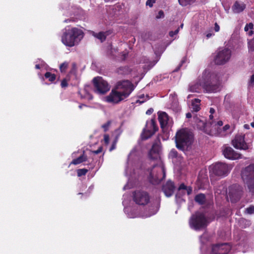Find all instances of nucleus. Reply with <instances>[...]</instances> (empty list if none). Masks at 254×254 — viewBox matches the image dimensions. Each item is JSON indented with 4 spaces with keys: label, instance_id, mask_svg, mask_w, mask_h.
Segmentation results:
<instances>
[{
    "label": "nucleus",
    "instance_id": "nucleus-14",
    "mask_svg": "<svg viewBox=\"0 0 254 254\" xmlns=\"http://www.w3.org/2000/svg\"><path fill=\"white\" fill-rule=\"evenodd\" d=\"M231 250V246L227 243L217 244L212 248V254H227Z\"/></svg>",
    "mask_w": 254,
    "mask_h": 254
},
{
    "label": "nucleus",
    "instance_id": "nucleus-34",
    "mask_svg": "<svg viewBox=\"0 0 254 254\" xmlns=\"http://www.w3.org/2000/svg\"><path fill=\"white\" fill-rule=\"evenodd\" d=\"M178 155V152L175 149H172L169 153V156L172 158H176Z\"/></svg>",
    "mask_w": 254,
    "mask_h": 254
},
{
    "label": "nucleus",
    "instance_id": "nucleus-7",
    "mask_svg": "<svg viewBox=\"0 0 254 254\" xmlns=\"http://www.w3.org/2000/svg\"><path fill=\"white\" fill-rule=\"evenodd\" d=\"M242 178L250 191L254 193V164H251L242 171Z\"/></svg>",
    "mask_w": 254,
    "mask_h": 254
},
{
    "label": "nucleus",
    "instance_id": "nucleus-45",
    "mask_svg": "<svg viewBox=\"0 0 254 254\" xmlns=\"http://www.w3.org/2000/svg\"><path fill=\"white\" fill-rule=\"evenodd\" d=\"M104 139L105 142L106 144H108L109 143L110 139H109V136L108 135H107V134L104 135Z\"/></svg>",
    "mask_w": 254,
    "mask_h": 254
},
{
    "label": "nucleus",
    "instance_id": "nucleus-52",
    "mask_svg": "<svg viewBox=\"0 0 254 254\" xmlns=\"http://www.w3.org/2000/svg\"><path fill=\"white\" fill-rule=\"evenodd\" d=\"M186 117L187 118H190L191 117V113H188L187 114H186Z\"/></svg>",
    "mask_w": 254,
    "mask_h": 254
},
{
    "label": "nucleus",
    "instance_id": "nucleus-36",
    "mask_svg": "<svg viewBox=\"0 0 254 254\" xmlns=\"http://www.w3.org/2000/svg\"><path fill=\"white\" fill-rule=\"evenodd\" d=\"M111 121H108L106 124H103L102 126V127L104 129L105 131H106L108 130L109 127L110 126Z\"/></svg>",
    "mask_w": 254,
    "mask_h": 254
},
{
    "label": "nucleus",
    "instance_id": "nucleus-17",
    "mask_svg": "<svg viewBox=\"0 0 254 254\" xmlns=\"http://www.w3.org/2000/svg\"><path fill=\"white\" fill-rule=\"evenodd\" d=\"M123 5L117 4L115 5L110 6L107 9V12L111 17L118 16L123 12Z\"/></svg>",
    "mask_w": 254,
    "mask_h": 254
},
{
    "label": "nucleus",
    "instance_id": "nucleus-10",
    "mask_svg": "<svg viewBox=\"0 0 254 254\" xmlns=\"http://www.w3.org/2000/svg\"><path fill=\"white\" fill-rule=\"evenodd\" d=\"M165 175L164 170L162 166H154L150 173V182L152 184H158L165 177Z\"/></svg>",
    "mask_w": 254,
    "mask_h": 254
},
{
    "label": "nucleus",
    "instance_id": "nucleus-18",
    "mask_svg": "<svg viewBox=\"0 0 254 254\" xmlns=\"http://www.w3.org/2000/svg\"><path fill=\"white\" fill-rule=\"evenodd\" d=\"M210 123L212 125V128L211 129L212 134L224 135V134L222 133L221 131V127L223 125V122L221 121H219L214 124L212 122H210Z\"/></svg>",
    "mask_w": 254,
    "mask_h": 254
},
{
    "label": "nucleus",
    "instance_id": "nucleus-40",
    "mask_svg": "<svg viewBox=\"0 0 254 254\" xmlns=\"http://www.w3.org/2000/svg\"><path fill=\"white\" fill-rule=\"evenodd\" d=\"M164 17V12L162 10H160L158 12V14L156 16V18H157V19L162 18H163Z\"/></svg>",
    "mask_w": 254,
    "mask_h": 254
},
{
    "label": "nucleus",
    "instance_id": "nucleus-59",
    "mask_svg": "<svg viewBox=\"0 0 254 254\" xmlns=\"http://www.w3.org/2000/svg\"><path fill=\"white\" fill-rule=\"evenodd\" d=\"M85 106V105H83V104H82V105H79V108L80 109H81V108H82V106Z\"/></svg>",
    "mask_w": 254,
    "mask_h": 254
},
{
    "label": "nucleus",
    "instance_id": "nucleus-47",
    "mask_svg": "<svg viewBox=\"0 0 254 254\" xmlns=\"http://www.w3.org/2000/svg\"><path fill=\"white\" fill-rule=\"evenodd\" d=\"M187 192L188 195L190 194L192 192V189L190 187H187L185 191Z\"/></svg>",
    "mask_w": 254,
    "mask_h": 254
},
{
    "label": "nucleus",
    "instance_id": "nucleus-11",
    "mask_svg": "<svg viewBox=\"0 0 254 254\" xmlns=\"http://www.w3.org/2000/svg\"><path fill=\"white\" fill-rule=\"evenodd\" d=\"M133 199L136 204L145 205L149 202L150 196L146 191L137 190L134 192Z\"/></svg>",
    "mask_w": 254,
    "mask_h": 254
},
{
    "label": "nucleus",
    "instance_id": "nucleus-2",
    "mask_svg": "<svg viewBox=\"0 0 254 254\" xmlns=\"http://www.w3.org/2000/svg\"><path fill=\"white\" fill-rule=\"evenodd\" d=\"M133 90L134 86L129 81H119L109 95L105 97V101L110 103L118 104L127 98Z\"/></svg>",
    "mask_w": 254,
    "mask_h": 254
},
{
    "label": "nucleus",
    "instance_id": "nucleus-41",
    "mask_svg": "<svg viewBox=\"0 0 254 254\" xmlns=\"http://www.w3.org/2000/svg\"><path fill=\"white\" fill-rule=\"evenodd\" d=\"M230 128V126L229 125H226L224 127H223L222 128H221V131L222 133L224 134V133L223 132L226 131Z\"/></svg>",
    "mask_w": 254,
    "mask_h": 254
},
{
    "label": "nucleus",
    "instance_id": "nucleus-55",
    "mask_svg": "<svg viewBox=\"0 0 254 254\" xmlns=\"http://www.w3.org/2000/svg\"><path fill=\"white\" fill-rule=\"evenodd\" d=\"M128 217L129 218H134L135 217V216L134 215L128 214Z\"/></svg>",
    "mask_w": 254,
    "mask_h": 254
},
{
    "label": "nucleus",
    "instance_id": "nucleus-26",
    "mask_svg": "<svg viewBox=\"0 0 254 254\" xmlns=\"http://www.w3.org/2000/svg\"><path fill=\"white\" fill-rule=\"evenodd\" d=\"M200 100L198 99H194L191 103V108L195 112H197L200 109Z\"/></svg>",
    "mask_w": 254,
    "mask_h": 254
},
{
    "label": "nucleus",
    "instance_id": "nucleus-33",
    "mask_svg": "<svg viewBox=\"0 0 254 254\" xmlns=\"http://www.w3.org/2000/svg\"><path fill=\"white\" fill-rule=\"evenodd\" d=\"M87 171L88 170L86 169H78L77 170V175L78 177L85 175L87 173Z\"/></svg>",
    "mask_w": 254,
    "mask_h": 254
},
{
    "label": "nucleus",
    "instance_id": "nucleus-49",
    "mask_svg": "<svg viewBox=\"0 0 254 254\" xmlns=\"http://www.w3.org/2000/svg\"><path fill=\"white\" fill-rule=\"evenodd\" d=\"M102 150V147H100L97 150L94 151L93 152L95 154H98L100 153V152H101Z\"/></svg>",
    "mask_w": 254,
    "mask_h": 254
},
{
    "label": "nucleus",
    "instance_id": "nucleus-12",
    "mask_svg": "<svg viewBox=\"0 0 254 254\" xmlns=\"http://www.w3.org/2000/svg\"><path fill=\"white\" fill-rule=\"evenodd\" d=\"M157 127L156 126L155 122L154 119L147 121L146 127L144 129L141 134V137L143 139H147L150 137L157 130Z\"/></svg>",
    "mask_w": 254,
    "mask_h": 254
},
{
    "label": "nucleus",
    "instance_id": "nucleus-51",
    "mask_svg": "<svg viewBox=\"0 0 254 254\" xmlns=\"http://www.w3.org/2000/svg\"><path fill=\"white\" fill-rule=\"evenodd\" d=\"M152 112L153 109H150L146 111V114L147 115H150L151 114H152Z\"/></svg>",
    "mask_w": 254,
    "mask_h": 254
},
{
    "label": "nucleus",
    "instance_id": "nucleus-32",
    "mask_svg": "<svg viewBox=\"0 0 254 254\" xmlns=\"http://www.w3.org/2000/svg\"><path fill=\"white\" fill-rule=\"evenodd\" d=\"M68 65V63L67 62H64L62 64H61L60 66V70L62 72H64L65 71L66 69L67 68Z\"/></svg>",
    "mask_w": 254,
    "mask_h": 254
},
{
    "label": "nucleus",
    "instance_id": "nucleus-13",
    "mask_svg": "<svg viewBox=\"0 0 254 254\" xmlns=\"http://www.w3.org/2000/svg\"><path fill=\"white\" fill-rule=\"evenodd\" d=\"M245 135L242 134H237L232 140L233 146L238 149L247 150L249 148V145L245 141Z\"/></svg>",
    "mask_w": 254,
    "mask_h": 254
},
{
    "label": "nucleus",
    "instance_id": "nucleus-39",
    "mask_svg": "<svg viewBox=\"0 0 254 254\" xmlns=\"http://www.w3.org/2000/svg\"><path fill=\"white\" fill-rule=\"evenodd\" d=\"M180 30V28H178L175 31H170L169 32V35L170 37H173L175 35H176L178 33Z\"/></svg>",
    "mask_w": 254,
    "mask_h": 254
},
{
    "label": "nucleus",
    "instance_id": "nucleus-48",
    "mask_svg": "<svg viewBox=\"0 0 254 254\" xmlns=\"http://www.w3.org/2000/svg\"><path fill=\"white\" fill-rule=\"evenodd\" d=\"M214 30L216 32H218L220 30V27L217 23H215Z\"/></svg>",
    "mask_w": 254,
    "mask_h": 254
},
{
    "label": "nucleus",
    "instance_id": "nucleus-43",
    "mask_svg": "<svg viewBox=\"0 0 254 254\" xmlns=\"http://www.w3.org/2000/svg\"><path fill=\"white\" fill-rule=\"evenodd\" d=\"M61 86L62 87H66L67 86V82L65 79L62 80L61 82Z\"/></svg>",
    "mask_w": 254,
    "mask_h": 254
},
{
    "label": "nucleus",
    "instance_id": "nucleus-21",
    "mask_svg": "<svg viewBox=\"0 0 254 254\" xmlns=\"http://www.w3.org/2000/svg\"><path fill=\"white\" fill-rule=\"evenodd\" d=\"M160 150V147L159 145L156 143L153 144L149 152V156L150 158L152 159L157 158L158 157Z\"/></svg>",
    "mask_w": 254,
    "mask_h": 254
},
{
    "label": "nucleus",
    "instance_id": "nucleus-61",
    "mask_svg": "<svg viewBox=\"0 0 254 254\" xmlns=\"http://www.w3.org/2000/svg\"><path fill=\"white\" fill-rule=\"evenodd\" d=\"M115 147L114 146H112L111 147V148H110V151H112V150H113L114 149Z\"/></svg>",
    "mask_w": 254,
    "mask_h": 254
},
{
    "label": "nucleus",
    "instance_id": "nucleus-35",
    "mask_svg": "<svg viewBox=\"0 0 254 254\" xmlns=\"http://www.w3.org/2000/svg\"><path fill=\"white\" fill-rule=\"evenodd\" d=\"M246 211L248 214H252L254 213V206H250L246 209Z\"/></svg>",
    "mask_w": 254,
    "mask_h": 254
},
{
    "label": "nucleus",
    "instance_id": "nucleus-37",
    "mask_svg": "<svg viewBox=\"0 0 254 254\" xmlns=\"http://www.w3.org/2000/svg\"><path fill=\"white\" fill-rule=\"evenodd\" d=\"M45 66V63L43 61H41V63L36 64L35 68L36 69H40L41 68L44 67Z\"/></svg>",
    "mask_w": 254,
    "mask_h": 254
},
{
    "label": "nucleus",
    "instance_id": "nucleus-5",
    "mask_svg": "<svg viewBox=\"0 0 254 254\" xmlns=\"http://www.w3.org/2000/svg\"><path fill=\"white\" fill-rule=\"evenodd\" d=\"M232 167L225 163L218 162L212 164L209 167L210 177L212 178L214 176L225 177L226 176Z\"/></svg>",
    "mask_w": 254,
    "mask_h": 254
},
{
    "label": "nucleus",
    "instance_id": "nucleus-8",
    "mask_svg": "<svg viewBox=\"0 0 254 254\" xmlns=\"http://www.w3.org/2000/svg\"><path fill=\"white\" fill-rule=\"evenodd\" d=\"M231 51L228 48L219 49L214 57V62L216 64L222 65L227 63L231 57Z\"/></svg>",
    "mask_w": 254,
    "mask_h": 254
},
{
    "label": "nucleus",
    "instance_id": "nucleus-27",
    "mask_svg": "<svg viewBox=\"0 0 254 254\" xmlns=\"http://www.w3.org/2000/svg\"><path fill=\"white\" fill-rule=\"evenodd\" d=\"M195 200L200 204L204 203L206 201L205 196L202 193L196 195L195 197Z\"/></svg>",
    "mask_w": 254,
    "mask_h": 254
},
{
    "label": "nucleus",
    "instance_id": "nucleus-20",
    "mask_svg": "<svg viewBox=\"0 0 254 254\" xmlns=\"http://www.w3.org/2000/svg\"><path fill=\"white\" fill-rule=\"evenodd\" d=\"M158 120L162 128L166 127L169 121V117L168 115L165 112H161L159 113Z\"/></svg>",
    "mask_w": 254,
    "mask_h": 254
},
{
    "label": "nucleus",
    "instance_id": "nucleus-50",
    "mask_svg": "<svg viewBox=\"0 0 254 254\" xmlns=\"http://www.w3.org/2000/svg\"><path fill=\"white\" fill-rule=\"evenodd\" d=\"M88 100H91L93 98V97L89 93H87V96L86 97Z\"/></svg>",
    "mask_w": 254,
    "mask_h": 254
},
{
    "label": "nucleus",
    "instance_id": "nucleus-58",
    "mask_svg": "<svg viewBox=\"0 0 254 254\" xmlns=\"http://www.w3.org/2000/svg\"><path fill=\"white\" fill-rule=\"evenodd\" d=\"M213 115V114H210V116H209V119H210V120H212V119H213V115Z\"/></svg>",
    "mask_w": 254,
    "mask_h": 254
},
{
    "label": "nucleus",
    "instance_id": "nucleus-29",
    "mask_svg": "<svg viewBox=\"0 0 254 254\" xmlns=\"http://www.w3.org/2000/svg\"><path fill=\"white\" fill-rule=\"evenodd\" d=\"M178 1L180 5L185 6L193 3L195 0H178Z\"/></svg>",
    "mask_w": 254,
    "mask_h": 254
},
{
    "label": "nucleus",
    "instance_id": "nucleus-28",
    "mask_svg": "<svg viewBox=\"0 0 254 254\" xmlns=\"http://www.w3.org/2000/svg\"><path fill=\"white\" fill-rule=\"evenodd\" d=\"M254 25L252 23H249V24H247L245 27V31L246 32H248V34L249 36H252L254 34V32L253 31Z\"/></svg>",
    "mask_w": 254,
    "mask_h": 254
},
{
    "label": "nucleus",
    "instance_id": "nucleus-4",
    "mask_svg": "<svg viewBox=\"0 0 254 254\" xmlns=\"http://www.w3.org/2000/svg\"><path fill=\"white\" fill-rule=\"evenodd\" d=\"M192 133L188 129L178 130L175 136L176 147L180 150H185L190 147L193 142Z\"/></svg>",
    "mask_w": 254,
    "mask_h": 254
},
{
    "label": "nucleus",
    "instance_id": "nucleus-3",
    "mask_svg": "<svg viewBox=\"0 0 254 254\" xmlns=\"http://www.w3.org/2000/svg\"><path fill=\"white\" fill-rule=\"evenodd\" d=\"M83 37V32L81 29L75 27H66L62 37L63 43L68 47H73L79 43Z\"/></svg>",
    "mask_w": 254,
    "mask_h": 254
},
{
    "label": "nucleus",
    "instance_id": "nucleus-15",
    "mask_svg": "<svg viewBox=\"0 0 254 254\" xmlns=\"http://www.w3.org/2000/svg\"><path fill=\"white\" fill-rule=\"evenodd\" d=\"M224 156L229 159H238L241 158V154L235 152L232 148L226 147L223 150Z\"/></svg>",
    "mask_w": 254,
    "mask_h": 254
},
{
    "label": "nucleus",
    "instance_id": "nucleus-22",
    "mask_svg": "<svg viewBox=\"0 0 254 254\" xmlns=\"http://www.w3.org/2000/svg\"><path fill=\"white\" fill-rule=\"evenodd\" d=\"M156 61H150L147 58H144L143 60V63L145 64L143 67L146 70H149L156 64Z\"/></svg>",
    "mask_w": 254,
    "mask_h": 254
},
{
    "label": "nucleus",
    "instance_id": "nucleus-53",
    "mask_svg": "<svg viewBox=\"0 0 254 254\" xmlns=\"http://www.w3.org/2000/svg\"><path fill=\"white\" fill-rule=\"evenodd\" d=\"M215 112V110L213 108L210 109V114H213Z\"/></svg>",
    "mask_w": 254,
    "mask_h": 254
},
{
    "label": "nucleus",
    "instance_id": "nucleus-62",
    "mask_svg": "<svg viewBox=\"0 0 254 254\" xmlns=\"http://www.w3.org/2000/svg\"><path fill=\"white\" fill-rule=\"evenodd\" d=\"M183 25H183V24H182L181 25V26H180V27H179V28H183Z\"/></svg>",
    "mask_w": 254,
    "mask_h": 254
},
{
    "label": "nucleus",
    "instance_id": "nucleus-38",
    "mask_svg": "<svg viewBox=\"0 0 254 254\" xmlns=\"http://www.w3.org/2000/svg\"><path fill=\"white\" fill-rule=\"evenodd\" d=\"M156 0H147L146 2V5H148L149 7H151Z\"/></svg>",
    "mask_w": 254,
    "mask_h": 254
},
{
    "label": "nucleus",
    "instance_id": "nucleus-44",
    "mask_svg": "<svg viewBox=\"0 0 254 254\" xmlns=\"http://www.w3.org/2000/svg\"><path fill=\"white\" fill-rule=\"evenodd\" d=\"M187 186H186L184 184H181L179 188V191L184 190L185 191L187 189Z\"/></svg>",
    "mask_w": 254,
    "mask_h": 254
},
{
    "label": "nucleus",
    "instance_id": "nucleus-60",
    "mask_svg": "<svg viewBox=\"0 0 254 254\" xmlns=\"http://www.w3.org/2000/svg\"><path fill=\"white\" fill-rule=\"evenodd\" d=\"M251 126L254 128V122H253L251 124Z\"/></svg>",
    "mask_w": 254,
    "mask_h": 254
},
{
    "label": "nucleus",
    "instance_id": "nucleus-1",
    "mask_svg": "<svg viewBox=\"0 0 254 254\" xmlns=\"http://www.w3.org/2000/svg\"><path fill=\"white\" fill-rule=\"evenodd\" d=\"M219 78L216 73L205 70L199 79V83L189 85V90L192 92H199L202 87L207 92H216L219 90Z\"/></svg>",
    "mask_w": 254,
    "mask_h": 254
},
{
    "label": "nucleus",
    "instance_id": "nucleus-9",
    "mask_svg": "<svg viewBox=\"0 0 254 254\" xmlns=\"http://www.w3.org/2000/svg\"><path fill=\"white\" fill-rule=\"evenodd\" d=\"M93 82L95 87V92L98 94H104L111 88L109 84L102 77L98 76L94 78Z\"/></svg>",
    "mask_w": 254,
    "mask_h": 254
},
{
    "label": "nucleus",
    "instance_id": "nucleus-63",
    "mask_svg": "<svg viewBox=\"0 0 254 254\" xmlns=\"http://www.w3.org/2000/svg\"><path fill=\"white\" fill-rule=\"evenodd\" d=\"M128 208H126L125 209V212H126L127 211H128Z\"/></svg>",
    "mask_w": 254,
    "mask_h": 254
},
{
    "label": "nucleus",
    "instance_id": "nucleus-25",
    "mask_svg": "<svg viewBox=\"0 0 254 254\" xmlns=\"http://www.w3.org/2000/svg\"><path fill=\"white\" fill-rule=\"evenodd\" d=\"M87 159V156H85L84 154H83L82 155H81L77 158L73 159L71 162V164L74 165H77L83 162L86 161Z\"/></svg>",
    "mask_w": 254,
    "mask_h": 254
},
{
    "label": "nucleus",
    "instance_id": "nucleus-16",
    "mask_svg": "<svg viewBox=\"0 0 254 254\" xmlns=\"http://www.w3.org/2000/svg\"><path fill=\"white\" fill-rule=\"evenodd\" d=\"M175 189V187L173 182L168 181L162 187V190L167 197H170L173 195Z\"/></svg>",
    "mask_w": 254,
    "mask_h": 254
},
{
    "label": "nucleus",
    "instance_id": "nucleus-31",
    "mask_svg": "<svg viewBox=\"0 0 254 254\" xmlns=\"http://www.w3.org/2000/svg\"><path fill=\"white\" fill-rule=\"evenodd\" d=\"M248 48L249 51L252 52L254 51V38L248 41Z\"/></svg>",
    "mask_w": 254,
    "mask_h": 254
},
{
    "label": "nucleus",
    "instance_id": "nucleus-54",
    "mask_svg": "<svg viewBox=\"0 0 254 254\" xmlns=\"http://www.w3.org/2000/svg\"><path fill=\"white\" fill-rule=\"evenodd\" d=\"M213 34H212V33H207L206 34V37L207 38H209L210 37H211Z\"/></svg>",
    "mask_w": 254,
    "mask_h": 254
},
{
    "label": "nucleus",
    "instance_id": "nucleus-56",
    "mask_svg": "<svg viewBox=\"0 0 254 254\" xmlns=\"http://www.w3.org/2000/svg\"><path fill=\"white\" fill-rule=\"evenodd\" d=\"M134 150H132L130 152V153H129V154L128 155V157H129L131 156V154L134 152Z\"/></svg>",
    "mask_w": 254,
    "mask_h": 254
},
{
    "label": "nucleus",
    "instance_id": "nucleus-19",
    "mask_svg": "<svg viewBox=\"0 0 254 254\" xmlns=\"http://www.w3.org/2000/svg\"><path fill=\"white\" fill-rule=\"evenodd\" d=\"M246 5L243 2L236 1L232 7V11L235 13H239L244 10Z\"/></svg>",
    "mask_w": 254,
    "mask_h": 254
},
{
    "label": "nucleus",
    "instance_id": "nucleus-46",
    "mask_svg": "<svg viewBox=\"0 0 254 254\" xmlns=\"http://www.w3.org/2000/svg\"><path fill=\"white\" fill-rule=\"evenodd\" d=\"M250 85L254 87V74L251 76L250 80Z\"/></svg>",
    "mask_w": 254,
    "mask_h": 254
},
{
    "label": "nucleus",
    "instance_id": "nucleus-64",
    "mask_svg": "<svg viewBox=\"0 0 254 254\" xmlns=\"http://www.w3.org/2000/svg\"><path fill=\"white\" fill-rule=\"evenodd\" d=\"M190 97H191V95H188V98H190Z\"/></svg>",
    "mask_w": 254,
    "mask_h": 254
},
{
    "label": "nucleus",
    "instance_id": "nucleus-6",
    "mask_svg": "<svg viewBox=\"0 0 254 254\" xmlns=\"http://www.w3.org/2000/svg\"><path fill=\"white\" fill-rule=\"evenodd\" d=\"M208 223L207 218L203 213L201 212H196L192 215L189 221L190 227L195 230H199L205 228Z\"/></svg>",
    "mask_w": 254,
    "mask_h": 254
},
{
    "label": "nucleus",
    "instance_id": "nucleus-24",
    "mask_svg": "<svg viewBox=\"0 0 254 254\" xmlns=\"http://www.w3.org/2000/svg\"><path fill=\"white\" fill-rule=\"evenodd\" d=\"M131 71V69L127 66H122L117 69L118 73L122 75H127Z\"/></svg>",
    "mask_w": 254,
    "mask_h": 254
},
{
    "label": "nucleus",
    "instance_id": "nucleus-23",
    "mask_svg": "<svg viewBox=\"0 0 254 254\" xmlns=\"http://www.w3.org/2000/svg\"><path fill=\"white\" fill-rule=\"evenodd\" d=\"M93 36L103 42L106 40L107 36L108 35V32H100L99 33L93 32Z\"/></svg>",
    "mask_w": 254,
    "mask_h": 254
},
{
    "label": "nucleus",
    "instance_id": "nucleus-42",
    "mask_svg": "<svg viewBox=\"0 0 254 254\" xmlns=\"http://www.w3.org/2000/svg\"><path fill=\"white\" fill-rule=\"evenodd\" d=\"M157 211H158V208L156 207L152 212H151V213H150L148 215H145L144 216L146 217H150V216H151L156 214V212H157Z\"/></svg>",
    "mask_w": 254,
    "mask_h": 254
},
{
    "label": "nucleus",
    "instance_id": "nucleus-57",
    "mask_svg": "<svg viewBox=\"0 0 254 254\" xmlns=\"http://www.w3.org/2000/svg\"><path fill=\"white\" fill-rule=\"evenodd\" d=\"M244 127H245V128L248 129V128H249V125H244Z\"/></svg>",
    "mask_w": 254,
    "mask_h": 254
},
{
    "label": "nucleus",
    "instance_id": "nucleus-30",
    "mask_svg": "<svg viewBox=\"0 0 254 254\" xmlns=\"http://www.w3.org/2000/svg\"><path fill=\"white\" fill-rule=\"evenodd\" d=\"M45 76L46 78H48L50 81H53L56 79V75L54 74H52L51 72H47L45 73Z\"/></svg>",
    "mask_w": 254,
    "mask_h": 254
}]
</instances>
